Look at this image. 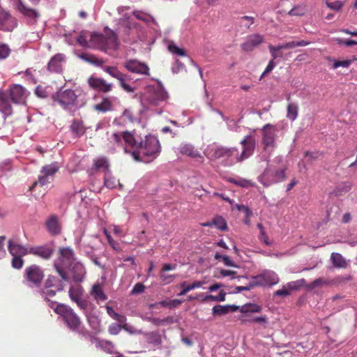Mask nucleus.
Here are the masks:
<instances>
[{
  "label": "nucleus",
  "mask_w": 357,
  "mask_h": 357,
  "mask_svg": "<svg viewBox=\"0 0 357 357\" xmlns=\"http://www.w3.org/2000/svg\"><path fill=\"white\" fill-rule=\"evenodd\" d=\"M109 149L114 151L116 148H122L132 155L136 161L149 162L158 157L160 153V144L158 138L146 135L144 138L135 132H113L108 137Z\"/></svg>",
  "instance_id": "f257e3e1"
},
{
  "label": "nucleus",
  "mask_w": 357,
  "mask_h": 357,
  "mask_svg": "<svg viewBox=\"0 0 357 357\" xmlns=\"http://www.w3.org/2000/svg\"><path fill=\"white\" fill-rule=\"evenodd\" d=\"M60 263H55L54 266L63 280L68 281V277L64 271V268H68L75 282H82L86 274V270L83 264L74 257L73 251L68 248L59 250Z\"/></svg>",
  "instance_id": "f03ea898"
},
{
  "label": "nucleus",
  "mask_w": 357,
  "mask_h": 357,
  "mask_svg": "<svg viewBox=\"0 0 357 357\" xmlns=\"http://www.w3.org/2000/svg\"><path fill=\"white\" fill-rule=\"evenodd\" d=\"M77 41L82 47L94 48L105 52L116 50L119 45L116 34L108 27L104 29L102 33H91L89 43L84 33L79 34Z\"/></svg>",
  "instance_id": "7ed1b4c3"
},
{
  "label": "nucleus",
  "mask_w": 357,
  "mask_h": 357,
  "mask_svg": "<svg viewBox=\"0 0 357 357\" xmlns=\"http://www.w3.org/2000/svg\"><path fill=\"white\" fill-rule=\"evenodd\" d=\"M168 95L160 82L149 85L143 94L141 102L144 108L155 114H161L163 112L164 102L167 99ZM165 111H167L166 109Z\"/></svg>",
  "instance_id": "20e7f679"
},
{
  "label": "nucleus",
  "mask_w": 357,
  "mask_h": 357,
  "mask_svg": "<svg viewBox=\"0 0 357 357\" xmlns=\"http://www.w3.org/2000/svg\"><path fill=\"white\" fill-rule=\"evenodd\" d=\"M53 100L63 109L72 110L83 107L86 102V96L79 90H59L53 96Z\"/></svg>",
  "instance_id": "39448f33"
},
{
  "label": "nucleus",
  "mask_w": 357,
  "mask_h": 357,
  "mask_svg": "<svg viewBox=\"0 0 357 357\" xmlns=\"http://www.w3.org/2000/svg\"><path fill=\"white\" fill-rule=\"evenodd\" d=\"M54 311L70 330L78 333H83L81 319L73 308L67 305L59 303L56 304Z\"/></svg>",
  "instance_id": "423d86ee"
},
{
  "label": "nucleus",
  "mask_w": 357,
  "mask_h": 357,
  "mask_svg": "<svg viewBox=\"0 0 357 357\" xmlns=\"http://www.w3.org/2000/svg\"><path fill=\"white\" fill-rule=\"evenodd\" d=\"M68 295L70 300L75 303L83 312H88L93 307V304L84 297V290L81 285H72L69 289Z\"/></svg>",
  "instance_id": "0eeeda50"
},
{
  "label": "nucleus",
  "mask_w": 357,
  "mask_h": 357,
  "mask_svg": "<svg viewBox=\"0 0 357 357\" xmlns=\"http://www.w3.org/2000/svg\"><path fill=\"white\" fill-rule=\"evenodd\" d=\"M286 168L273 170L266 167L264 172L258 176V181L264 186L268 187L274 183L283 181L285 176Z\"/></svg>",
  "instance_id": "6e6552de"
},
{
  "label": "nucleus",
  "mask_w": 357,
  "mask_h": 357,
  "mask_svg": "<svg viewBox=\"0 0 357 357\" xmlns=\"http://www.w3.org/2000/svg\"><path fill=\"white\" fill-rule=\"evenodd\" d=\"M63 287L62 280L50 275L47 279L44 287L40 289V294L45 300H49L50 298L55 296L56 291H62Z\"/></svg>",
  "instance_id": "1a4fd4ad"
},
{
  "label": "nucleus",
  "mask_w": 357,
  "mask_h": 357,
  "mask_svg": "<svg viewBox=\"0 0 357 357\" xmlns=\"http://www.w3.org/2000/svg\"><path fill=\"white\" fill-rule=\"evenodd\" d=\"M44 278L43 270L37 265H31L24 271V284L30 287H38Z\"/></svg>",
  "instance_id": "9d476101"
},
{
  "label": "nucleus",
  "mask_w": 357,
  "mask_h": 357,
  "mask_svg": "<svg viewBox=\"0 0 357 357\" xmlns=\"http://www.w3.org/2000/svg\"><path fill=\"white\" fill-rule=\"evenodd\" d=\"M278 129L275 126L267 123L261 128V144L266 151H273L275 147V140Z\"/></svg>",
  "instance_id": "9b49d317"
},
{
  "label": "nucleus",
  "mask_w": 357,
  "mask_h": 357,
  "mask_svg": "<svg viewBox=\"0 0 357 357\" xmlns=\"http://www.w3.org/2000/svg\"><path fill=\"white\" fill-rule=\"evenodd\" d=\"M251 280L254 287L273 286L279 282L278 275L273 271L265 270L261 274L252 276Z\"/></svg>",
  "instance_id": "f8f14e48"
},
{
  "label": "nucleus",
  "mask_w": 357,
  "mask_h": 357,
  "mask_svg": "<svg viewBox=\"0 0 357 357\" xmlns=\"http://www.w3.org/2000/svg\"><path fill=\"white\" fill-rule=\"evenodd\" d=\"M59 169V165L57 162H52L50 165L43 166L40 170L38 181L33 184L31 190L38 184L40 186H43L45 184L50 183L54 175Z\"/></svg>",
  "instance_id": "ddd939ff"
},
{
  "label": "nucleus",
  "mask_w": 357,
  "mask_h": 357,
  "mask_svg": "<svg viewBox=\"0 0 357 357\" xmlns=\"http://www.w3.org/2000/svg\"><path fill=\"white\" fill-rule=\"evenodd\" d=\"M3 91L9 96L13 103L16 105H24L29 95V92L20 84H13Z\"/></svg>",
  "instance_id": "4468645a"
},
{
  "label": "nucleus",
  "mask_w": 357,
  "mask_h": 357,
  "mask_svg": "<svg viewBox=\"0 0 357 357\" xmlns=\"http://www.w3.org/2000/svg\"><path fill=\"white\" fill-rule=\"evenodd\" d=\"M256 143L257 139L254 135H248L241 141V144L243 146L242 152L239 153L241 162L254 153Z\"/></svg>",
  "instance_id": "2eb2a0df"
},
{
  "label": "nucleus",
  "mask_w": 357,
  "mask_h": 357,
  "mask_svg": "<svg viewBox=\"0 0 357 357\" xmlns=\"http://www.w3.org/2000/svg\"><path fill=\"white\" fill-rule=\"evenodd\" d=\"M66 61V56L63 54L58 53L50 59L47 69L50 73H61Z\"/></svg>",
  "instance_id": "dca6fc26"
},
{
  "label": "nucleus",
  "mask_w": 357,
  "mask_h": 357,
  "mask_svg": "<svg viewBox=\"0 0 357 357\" xmlns=\"http://www.w3.org/2000/svg\"><path fill=\"white\" fill-rule=\"evenodd\" d=\"M17 26V21L8 12L0 10V30L12 31Z\"/></svg>",
  "instance_id": "f3484780"
},
{
  "label": "nucleus",
  "mask_w": 357,
  "mask_h": 357,
  "mask_svg": "<svg viewBox=\"0 0 357 357\" xmlns=\"http://www.w3.org/2000/svg\"><path fill=\"white\" fill-rule=\"evenodd\" d=\"M129 6H119L117 11L121 17L118 20V25L125 26L127 29L131 30L135 28V24L132 22L131 15L128 12Z\"/></svg>",
  "instance_id": "a211bd4d"
},
{
  "label": "nucleus",
  "mask_w": 357,
  "mask_h": 357,
  "mask_svg": "<svg viewBox=\"0 0 357 357\" xmlns=\"http://www.w3.org/2000/svg\"><path fill=\"white\" fill-rule=\"evenodd\" d=\"M17 1V10L24 17L29 19L31 23H36L40 17L39 13L33 8L24 5L22 0Z\"/></svg>",
  "instance_id": "6ab92c4d"
},
{
  "label": "nucleus",
  "mask_w": 357,
  "mask_h": 357,
  "mask_svg": "<svg viewBox=\"0 0 357 357\" xmlns=\"http://www.w3.org/2000/svg\"><path fill=\"white\" fill-rule=\"evenodd\" d=\"M13 104L9 96L3 91H0V112L3 114L4 118L13 114Z\"/></svg>",
  "instance_id": "aec40b11"
},
{
  "label": "nucleus",
  "mask_w": 357,
  "mask_h": 357,
  "mask_svg": "<svg viewBox=\"0 0 357 357\" xmlns=\"http://www.w3.org/2000/svg\"><path fill=\"white\" fill-rule=\"evenodd\" d=\"M125 68L134 73L149 75V68L146 64L137 60L131 59L124 63Z\"/></svg>",
  "instance_id": "412c9836"
},
{
  "label": "nucleus",
  "mask_w": 357,
  "mask_h": 357,
  "mask_svg": "<svg viewBox=\"0 0 357 357\" xmlns=\"http://www.w3.org/2000/svg\"><path fill=\"white\" fill-rule=\"evenodd\" d=\"M54 247L50 244L29 248V254H33L45 259H50L54 253Z\"/></svg>",
  "instance_id": "4be33fe9"
},
{
  "label": "nucleus",
  "mask_w": 357,
  "mask_h": 357,
  "mask_svg": "<svg viewBox=\"0 0 357 357\" xmlns=\"http://www.w3.org/2000/svg\"><path fill=\"white\" fill-rule=\"evenodd\" d=\"M222 159L225 162V165L227 166H231L241 162L238 150L236 147H226L225 153L222 155Z\"/></svg>",
  "instance_id": "5701e85b"
},
{
  "label": "nucleus",
  "mask_w": 357,
  "mask_h": 357,
  "mask_svg": "<svg viewBox=\"0 0 357 357\" xmlns=\"http://www.w3.org/2000/svg\"><path fill=\"white\" fill-rule=\"evenodd\" d=\"M225 146L213 144L206 147L204 153L211 160L220 159L224 153H225Z\"/></svg>",
  "instance_id": "b1692460"
},
{
  "label": "nucleus",
  "mask_w": 357,
  "mask_h": 357,
  "mask_svg": "<svg viewBox=\"0 0 357 357\" xmlns=\"http://www.w3.org/2000/svg\"><path fill=\"white\" fill-rule=\"evenodd\" d=\"M8 250L12 256H25L29 254V249L10 239L8 242Z\"/></svg>",
  "instance_id": "393cba45"
},
{
  "label": "nucleus",
  "mask_w": 357,
  "mask_h": 357,
  "mask_svg": "<svg viewBox=\"0 0 357 357\" xmlns=\"http://www.w3.org/2000/svg\"><path fill=\"white\" fill-rule=\"evenodd\" d=\"M263 40L264 37L260 34L250 35L248 37L247 40L241 45V47L245 52H250L260 45Z\"/></svg>",
  "instance_id": "a878e982"
},
{
  "label": "nucleus",
  "mask_w": 357,
  "mask_h": 357,
  "mask_svg": "<svg viewBox=\"0 0 357 357\" xmlns=\"http://www.w3.org/2000/svg\"><path fill=\"white\" fill-rule=\"evenodd\" d=\"M89 295L98 304L100 302H104L107 299V296L105 293L102 287L98 282L95 283L92 286L89 291Z\"/></svg>",
  "instance_id": "bb28decb"
},
{
  "label": "nucleus",
  "mask_w": 357,
  "mask_h": 357,
  "mask_svg": "<svg viewBox=\"0 0 357 357\" xmlns=\"http://www.w3.org/2000/svg\"><path fill=\"white\" fill-rule=\"evenodd\" d=\"M47 231L52 235H57L61 233V225L59 222V218L55 215H51L45 222Z\"/></svg>",
  "instance_id": "cd10ccee"
},
{
  "label": "nucleus",
  "mask_w": 357,
  "mask_h": 357,
  "mask_svg": "<svg viewBox=\"0 0 357 357\" xmlns=\"http://www.w3.org/2000/svg\"><path fill=\"white\" fill-rule=\"evenodd\" d=\"M89 85L94 88L99 89L103 92H108L112 90V85L107 83L102 78H90L89 80Z\"/></svg>",
  "instance_id": "c85d7f7f"
},
{
  "label": "nucleus",
  "mask_w": 357,
  "mask_h": 357,
  "mask_svg": "<svg viewBox=\"0 0 357 357\" xmlns=\"http://www.w3.org/2000/svg\"><path fill=\"white\" fill-rule=\"evenodd\" d=\"M102 241L98 234L91 235L89 237L87 242L84 243L85 250L93 252L100 248Z\"/></svg>",
  "instance_id": "c756f323"
},
{
  "label": "nucleus",
  "mask_w": 357,
  "mask_h": 357,
  "mask_svg": "<svg viewBox=\"0 0 357 357\" xmlns=\"http://www.w3.org/2000/svg\"><path fill=\"white\" fill-rule=\"evenodd\" d=\"M132 14L137 19L139 20H142L149 24L152 23L153 25L154 26H152V29H153L156 32H158V25L151 15L140 10H135L132 12Z\"/></svg>",
  "instance_id": "7c9ffc66"
},
{
  "label": "nucleus",
  "mask_w": 357,
  "mask_h": 357,
  "mask_svg": "<svg viewBox=\"0 0 357 357\" xmlns=\"http://www.w3.org/2000/svg\"><path fill=\"white\" fill-rule=\"evenodd\" d=\"M238 309V306L235 305H218L212 308V312L213 314L222 316L228 314L229 312H236Z\"/></svg>",
  "instance_id": "2f4dec72"
},
{
  "label": "nucleus",
  "mask_w": 357,
  "mask_h": 357,
  "mask_svg": "<svg viewBox=\"0 0 357 357\" xmlns=\"http://www.w3.org/2000/svg\"><path fill=\"white\" fill-rule=\"evenodd\" d=\"M92 169L95 171H102L105 174L106 172H110L108 160L103 156L98 158L94 160Z\"/></svg>",
  "instance_id": "473e14b6"
},
{
  "label": "nucleus",
  "mask_w": 357,
  "mask_h": 357,
  "mask_svg": "<svg viewBox=\"0 0 357 357\" xmlns=\"http://www.w3.org/2000/svg\"><path fill=\"white\" fill-rule=\"evenodd\" d=\"M181 153L190 156L192 158L200 157V153L190 144H182L178 148Z\"/></svg>",
  "instance_id": "72a5a7b5"
},
{
  "label": "nucleus",
  "mask_w": 357,
  "mask_h": 357,
  "mask_svg": "<svg viewBox=\"0 0 357 357\" xmlns=\"http://www.w3.org/2000/svg\"><path fill=\"white\" fill-rule=\"evenodd\" d=\"M77 56L83 61L96 66H101L105 63V61L102 59H100L91 54L82 53L78 54Z\"/></svg>",
  "instance_id": "f704fd0d"
},
{
  "label": "nucleus",
  "mask_w": 357,
  "mask_h": 357,
  "mask_svg": "<svg viewBox=\"0 0 357 357\" xmlns=\"http://www.w3.org/2000/svg\"><path fill=\"white\" fill-rule=\"evenodd\" d=\"M240 312L243 314L256 313L260 312L262 310V307L256 303H246L241 307H238Z\"/></svg>",
  "instance_id": "c9c22d12"
},
{
  "label": "nucleus",
  "mask_w": 357,
  "mask_h": 357,
  "mask_svg": "<svg viewBox=\"0 0 357 357\" xmlns=\"http://www.w3.org/2000/svg\"><path fill=\"white\" fill-rule=\"evenodd\" d=\"M95 305H93V307L88 312H84L87 317L88 322L89 325L96 331H98L100 328V320L98 317L92 314Z\"/></svg>",
  "instance_id": "e433bc0d"
},
{
  "label": "nucleus",
  "mask_w": 357,
  "mask_h": 357,
  "mask_svg": "<svg viewBox=\"0 0 357 357\" xmlns=\"http://www.w3.org/2000/svg\"><path fill=\"white\" fill-rule=\"evenodd\" d=\"M149 344L153 345H159L161 343V339L160 335L157 332H148L142 333Z\"/></svg>",
  "instance_id": "4c0bfd02"
},
{
  "label": "nucleus",
  "mask_w": 357,
  "mask_h": 357,
  "mask_svg": "<svg viewBox=\"0 0 357 357\" xmlns=\"http://www.w3.org/2000/svg\"><path fill=\"white\" fill-rule=\"evenodd\" d=\"M105 185L110 189L115 188L117 185L121 186L118 180H116L111 174V172H106L104 176Z\"/></svg>",
  "instance_id": "58836bf2"
},
{
  "label": "nucleus",
  "mask_w": 357,
  "mask_h": 357,
  "mask_svg": "<svg viewBox=\"0 0 357 357\" xmlns=\"http://www.w3.org/2000/svg\"><path fill=\"white\" fill-rule=\"evenodd\" d=\"M103 70L107 73L110 76L117 79L119 81H123L124 74L121 73L116 67L114 66H105Z\"/></svg>",
  "instance_id": "ea45409f"
},
{
  "label": "nucleus",
  "mask_w": 357,
  "mask_h": 357,
  "mask_svg": "<svg viewBox=\"0 0 357 357\" xmlns=\"http://www.w3.org/2000/svg\"><path fill=\"white\" fill-rule=\"evenodd\" d=\"M126 121L130 123L134 121L132 112L130 109H126L120 117L114 120V123L119 125Z\"/></svg>",
  "instance_id": "a19ab883"
},
{
  "label": "nucleus",
  "mask_w": 357,
  "mask_h": 357,
  "mask_svg": "<svg viewBox=\"0 0 357 357\" xmlns=\"http://www.w3.org/2000/svg\"><path fill=\"white\" fill-rule=\"evenodd\" d=\"M71 130L76 135V137H80L85 132V129L82 124V122L79 120H75L71 124Z\"/></svg>",
  "instance_id": "79ce46f5"
},
{
  "label": "nucleus",
  "mask_w": 357,
  "mask_h": 357,
  "mask_svg": "<svg viewBox=\"0 0 357 357\" xmlns=\"http://www.w3.org/2000/svg\"><path fill=\"white\" fill-rule=\"evenodd\" d=\"M298 106L295 102H289L287 105V117L291 121H294L298 116Z\"/></svg>",
  "instance_id": "37998d69"
},
{
  "label": "nucleus",
  "mask_w": 357,
  "mask_h": 357,
  "mask_svg": "<svg viewBox=\"0 0 357 357\" xmlns=\"http://www.w3.org/2000/svg\"><path fill=\"white\" fill-rule=\"evenodd\" d=\"M323 286L331 287L330 279L319 278L314 280L310 284H308L307 288L309 289H313L317 287H321Z\"/></svg>",
  "instance_id": "c03bdc74"
},
{
  "label": "nucleus",
  "mask_w": 357,
  "mask_h": 357,
  "mask_svg": "<svg viewBox=\"0 0 357 357\" xmlns=\"http://www.w3.org/2000/svg\"><path fill=\"white\" fill-rule=\"evenodd\" d=\"M350 275H338L333 279H330L331 287H338L346 284L348 281L351 280Z\"/></svg>",
  "instance_id": "a18cd8bd"
},
{
  "label": "nucleus",
  "mask_w": 357,
  "mask_h": 357,
  "mask_svg": "<svg viewBox=\"0 0 357 357\" xmlns=\"http://www.w3.org/2000/svg\"><path fill=\"white\" fill-rule=\"evenodd\" d=\"M331 259L335 267L344 268L346 266V261L344 257L339 253H332Z\"/></svg>",
  "instance_id": "49530a36"
},
{
  "label": "nucleus",
  "mask_w": 357,
  "mask_h": 357,
  "mask_svg": "<svg viewBox=\"0 0 357 357\" xmlns=\"http://www.w3.org/2000/svg\"><path fill=\"white\" fill-rule=\"evenodd\" d=\"M96 110L105 112L112 109V103L108 98H104L102 102L94 106Z\"/></svg>",
  "instance_id": "de8ad7c7"
},
{
  "label": "nucleus",
  "mask_w": 357,
  "mask_h": 357,
  "mask_svg": "<svg viewBox=\"0 0 357 357\" xmlns=\"http://www.w3.org/2000/svg\"><path fill=\"white\" fill-rule=\"evenodd\" d=\"M205 284L204 281H195L193 283L186 285V287L182 289V291L178 293V296H184L185 295L188 291L197 289L200 288L202 287L203 284Z\"/></svg>",
  "instance_id": "09e8293b"
},
{
  "label": "nucleus",
  "mask_w": 357,
  "mask_h": 357,
  "mask_svg": "<svg viewBox=\"0 0 357 357\" xmlns=\"http://www.w3.org/2000/svg\"><path fill=\"white\" fill-rule=\"evenodd\" d=\"M305 284V279L298 280L296 281H291L288 282L286 286L288 290L291 292V291H296L299 289L301 287L304 286Z\"/></svg>",
  "instance_id": "8fccbe9b"
},
{
  "label": "nucleus",
  "mask_w": 357,
  "mask_h": 357,
  "mask_svg": "<svg viewBox=\"0 0 357 357\" xmlns=\"http://www.w3.org/2000/svg\"><path fill=\"white\" fill-rule=\"evenodd\" d=\"M182 301L181 300L178 299H173V300H164L162 301H160L158 304L162 307H169L170 309L176 307L178 306Z\"/></svg>",
  "instance_id": "3c124183"
},
{
  "label": "nucleus",
  "mask_w": 357,
  "mask_h": 357,
  "mask_svg": "<svg viewBox=\"0 0 357 357\" xmlns=\"http://www.w3.org/2000/svg\"><path fill=\"white\" fill-rule=\"evenodd\" d=\"M212 224L214 227H217L220 230L224 231L227 229V223L225 220L220 216L215 217L212 220Z\"/></svg>",
  "instance_id": "603ef678"
},
{
  "label": "nucleus",
  "mask_w": 357,
  "mask_h": 357,
  "mask_svg": "<svg viewBox=\"0 0 357 357\" xmlns=\"http://www.w3.org/2000/svg\"><path fill=\"white\" fill-rule=\"evenodd\" d=\"M168 50L172 54H177L178 56H184L186 55L184 50L176 46L174 43L171 42L168 45Z\"/></svg>",
  "instance_id": "864d4df0"
},
{
  "label": "nucleus",
  "mask_w": 357,
  "mask_h": 357,
  "mask_svg": "<svg viewBox=\"0 0 357 357\" xmlns=\"http://www.w3.org/2000/svg\"><path fill=\"white\" fill-rule=\"evenodd\" d=\"M238 22L243 26L246 28H250V26L254 24L255 18L250 16H243L238 18Z\"/></svg>",
  "instance_id": "5fc2aeb1"
},
{
  "label": "nucleus",
  "mask_w": 357,
  "mask_h": 357,
  "mask_svg": "<svg viewBox=\"0 0 357 357\" xmlns=\"http://www.w3.org/2000/svg\"><path fill=\"white\" fill-rule=\"evenodd\" d=\"M231 182L236 185L243 187V188H248L250 186H255V184L250 180H247L245 178H239V179H233Z\"/></svg>",
  "instance_id": "6e6d98bb"
},
{
  "label": "nucleus",
  "mask_w": 357,
  "mask_h": 357,
  "mask_svg": "<svg viewBox=\"0 0 357 357\" xmlns=\"http://www.w3.org/2000/svg\"><path fill=\"white\" fill-rule=\"evenodd\" d=\"M12 267L15 269H20L24 265V260L21 256H13L11 261Z\"/></svg>",
  "instance_id": "4d7b16f0"
},
{
  "label": "nucleus",
  "mask_w": 357,
  "mask_h": 357,
  "mask_svg": "<svg viewBox=\"0 0 357 357\" xmlns=\"http://www.w3.org/2000/svg\"><path fill=\"white\" fill-rule=\"evenodd\" d=\"M243 323L249 322V323H259L261 324L265 325L268 322V318L266 315L261 317H256L251 319H243L242 321Z\"/></svg>",
  "instance_id": "13d9d810"
},
{
  "label": "nucleus",
  "mask_w": 357,
  "mask_h": 357,
  "mask_svg": "<svg viewBox=\"0 0 357 357\" xmlns=\"http://www.w3.org/2000/svg\"><path fill=\"white\" fill-rule=\"evenodd\" d=\"M100 346L101 348H102L105 351H106L108 353H113L114 351V344L107 340H102L99 342Z\"/></svg>",
  "instance_id": "bf43d9fd"
},
{
  "label": "nucleus",
  "mask_w": 357,
  "mask_h": 357,
  "mask_svg": "<svg viewBox=\"0 0 357 357\" xmlns=\"http://www.w3.org/2000/svg\"><path fill=\"white\" fill-rule=\"evenodd\" d=\"M10 53V49L6 44H0V59H5Z\"/></svg>",
  "instance_id": "052dcab7"
},
{
  "label": "nucleus",
  "mask_w": 357,
  "mask_h": 357,
  "mask_svg": "<svg viewBox=\"0 0 357 357\" xmlns=\"http://www.w3.org/2000/svg\"><path fill=\"white\" fill-rule=\"evenodd\" d=\"M226 294L221 291L218 296L208 295L204 298V300L211 299L216 302H222L225 301Z\"/></svg>",
  "instance_id": "680f3d73"
},
{
  "label": "nucleus",
  "mask_w": 357,
  "mask_h": 357,
  "mask_svg": "<svg viewBox=\"0 0 357 357\" xmlns=\"http://www.w3.org/2000/svg\"><path fill=\"white\" fill-rule=\"evenodd\" d=\"M12 170V165L10 160H6L0 163V172L3 174H6L8 172Z\"/></svg>",
  "instance_id": "e2e57ef3"
},
{
  "label": "nucleus",
  "mask_w": 357,
  "mask_h": 357,
  "mask_svg": "<svg viewBox=\"0 0 357 357\" xmlns=\"http://www.w3.org/2000/svg\"><path fill=\"white\" fill-rule=\"evenodd\" d=\"M351 64V60H344V61H335L333 63V69H336L339 67L342 68H349Z\"/></svg>",
  "instance_id": "0e129e2a"
},
{
  "label": "nucleus",
  "mask_w": 357,
  "mask_h": 357,
  "mask_svg": "<svg viewBox=\"0 0 357 357\" xmlns=\"http://www.w3.org/2000/svg\"><path fill=\"white\" fill-rule=\"evenodd\" d=\"M326 6L332 10L338 11L343 6V2L340 1H336L334 2H327Z\"/></svg>",
  "instance_id": "69168bd1"
},
{
  "label": "nucleus",
  "mask_w": 357,
  "mask_h": 357,
  "mask_svg": "<svg viewBox=\"0 0 357 357\" xmlns=\"http://www.w3.org/2000/svg\"><path fill=\"white\" fill-rule=\"evenodd\" d=\"M122 327L120 324H112L109 326V332L112 335H117L121 331Z\"/></svg>",
  "instance_id": "338daca9"
},
{
  "label": "nucleus",
  "mask_w": 357,
  "mask_h": 357,
  "mask_svg": "<svg viewBox=\"0 0 357 357\" xmlns=\"http://www.w3.org/2000/svg\"><path fill=\"white\" fill-rule=\"evenodd\" d=\"M144 289H145L144 285L140 282H138V283L135 284V286L133 287V288L131 291V294H141L144 291Z\"/></svg>",
  "instance_id": "774afa93"
}]
</instances>
